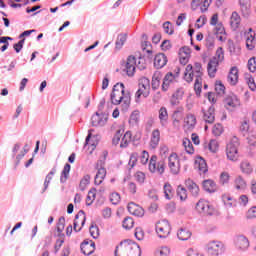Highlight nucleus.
<instances>
[{
    "instance_id": "f257e3e1",
    "label": "nucleus",
    "mask_w": 256,
    "mask_h": 256,
    "mask_svg": "<svg viewBox=\"0 0 256 256\" xmlns=\"http://www.w3.org/2000/svg\"><path fill=\"white\" fill-rule=\"evenodd\" d=\"M110 99L112 105H120L123 113H127L129 111V107H131V95L129 93H125V85L123 83H117L114 85Z\"/></svg>"
},
{
    "instance_id": "f03ea898",
    "label": "nucleus",
    "mask_w": 256,
    "mask_h": 256,
    "mask_svg": "<svg viewBox=\"0 0 256 256\" xmlns=\"http://www.w3.org/2000/svg\"><path fill=\"white\" fill-rule=\"evenodd\" d=\"M147 66L145 65V59L143 58H136L135 56H128L124 71L128 77H133L135 75V69H140L143 71Z\"/></svg>"
},
{
    "instance_id": "7ed1b4c3",
    "label": "nucleus",
    "mask_w": 256,
    "mask_h": 256,
    "mask_svg": "<svg viewBox=\"0 0 256 256\" xmlns=\"http://www.w3.org/2000/svg\"><path fill=\"white\" fill-rule=\"evenodd\" d=\"M115 256H141V247L136 242L120 245L115 250Z\"/></svg>"
},
{
    "instance_id": "20e7f679",
    "label": "nucleus",
    "mask_w": 256,
    "mask_h": 256,
    "mask_svg": "<svg viewBox=\"0 0 256 256\" xmlns=\"http://www.w3.org/2000/svg\"><path fill=\"white\" fill-rule=\"evenodd\" d=\"M203 77V66L201 63L196 62L194 65H187L184 73V79L188 83H191L193 79H201Z\"/></svg>"
},
{
    "instance_id": "39448f33",
    "label": "nucleus",
    "mask_w": 256,
    "mask_h": 256,
    "mask_svg": "<svg viewBox=\"0 0 256 256\" xmlns=\"http://www.w3.org/2000/svg\"><path fill=\"white\" fill-rule=\"evenodd\" d=\"M196 211L200 213V215H206L209 217L219 215V211L213 207L209 201L205 199H200L196 204Z\"/></svg>"
},
{
    "instance_id": "423d86ee",
    "label": "nucleus",
    "mask_w": 256,
    "mask_h": 256,
    "mask_svg": "<svg viewBox=\"0 0 256 256\" xmlns=\"http://www.w3.org/2000/svg\"><path fill=\"white\" fill-rule=\"evenodd\" d=\"M226 155L229 161L239 160V140L234 137L226 146Z\"/></svg>"
},
{
    "instance_id": "0eeeda50",
    "label": "nucleus",
    "mask_w": 256,
    "mask_h": 256,
    "mask_svg": "<svg viewBox=\"0 0 256 256\" xmlns=\"http://www.w3.org/2000/svg\"><path fill=\"white\" fill-rule=\"evenodd\" d=\"M148 169L150 173H158V175H163V173H165V161H157V155H152L149 160Z\"/></svg>"
},
{
    "instance_id": "6e6552de",
    "label": "nucleus",
    "mask_w": 256,
    "mask_h": 256,
    "mask_svg": "<svg viewBox=\"0 0 256 256\" xmlns=\"http://www.w3.org/2000/svg\"><path fill=\"white\" fill-rule=\"evenodd\" d=\"M156 233L160 239H167L171 233V224L167 220H161L156 224Z\"/></svg>"
},
{
    "instance_id": "1a4fd4ad",
    "label": "nucleus",
    "mask_w": 256,
    "mask_h": 256,
    "mask_svg": "<svg viewBox=\"0 0 256 256\" xmlns=\"http://www.w3.org/2000/svg\"><path fill=\"white\" fill-rule=\"evenodd\" d=\"M103 165H105V159L98 160L96 163V169H98V171L94 178L95 185H101V183L105 181V177H107V170L105 167H103Z\"/></svg>"
},
{
    "instance_id": "9d476101",
    "label": "nucleus",
    "mask_w": 256,
    "mask_h": 256,
    "mask_svg": "<svg viewBox=\"0 0 256 256\" xmlns=\"http://www.w3.org/2000/svg\"><path fill=\"white\" fill-rule=\"evenodd\" d=\"M168 167L173 175H179V171H181V163L177 153H172L169 155Z\"/></svg>"
},
{
    "instance_id": "9b49d317",
    "label": "nucleus",
    "mask_w": 256,
    "mask_h": 256,
    "mask_svg": "<svg viewBox=\"0 0 256 256\" xmlns=\"http://www.w3.org/2000/svg\"><path fill=\"white\" fill-rule=\"evenodd\" d=\"M208 253L211 256H219L225 253V246L222 244L221 241H211L207 245Z\"/></svg>"
},
{
    "instance_id": "f8f14e48",
    "label": "nucleus",
    "mask_w": 256,
    "mask_h": 256,
    "mask_svg": "<svg viewBox=\"0 0 256 256\" xmlns=\"http://www.w3.org/2000/svg\"><path fill=\"white\" fill-rule=\"evenodd\" d=\"M107 121H109V115L107 113L96 112L91 118L93 127H105Z\"/></svg>"
},
{
    "instance_id": "ddd939ff",
    "label": "nucleus",
    "mask_w": 256,
    "mask_h": 256,
    "mask_svg": "<svg viewBox=\"0 0 256 256\" xmlns=\"http://www.w3.org/2000/svg\"><path fill=\"white\" fill-rule=\"evenodd\" d=\"M235 247L238 251H248L249 247H251V242L247 236L241 234L235 238Z\"/></svg>"
},
{
    "instance_id": "4468645a",
    "label": "nucleus",
    "mask_w": 256,
    "mask_h": 256,
    "mask_svg": "<svg viewBox=\"0 0 256 256\" xmlns=\"http://www.w3.org/2000/svg\"><path fill=\"white\" fill-rule=\"evenodd\" d=\"M187 0H178V3H185ZM213 0H192L191 1V9L192 11H196L197 7L201 6L202 13L209 9V5H211Z\"/></svg>"
},
{
    "instance_id": "2eb2a0df",
    "label": "nucleus",
    "mask_w": 256,
    "mask_h": 256,
    "mask_svg": "<svg viewBox=\"0 0 256 256\" xmlns=\"http://www.w3.org/2000/svg\"><path fill=\"white\" fill-rule=\"evenodd\" d=\"M184 95L185 91L183 90V88L177 89L170 97L171 107H179V105H181V101H183Z\"/></svg>"
},
{
    "instance_id": "dca6fc26",
    "label": "nucleus",
    "mask_w": 256,
    "mask_h": 256,
    "mask_svg": "<svg viewBox=\"0 0 256 256\" xmlns=\"http://www.w3.org/2000/svg\"><path fill=\"white\" fill-rule=\"evenodd\" d=\"M86 217H85V212L82 210L76 214L75 219H74V226L73 229L76 233H79L81 229H83V226L85 225Z\"/></svg>"
},
{
    "instance_id": "f3484780",
    "label": "nucleus",
    "mask_w": 256,
    "mask_h": 256,
    "mask_svg": "<svg viewBox=\"0 0 256 256\" xmlns=\"http://www.w3.org/2000/svg\"><path fill=\"white\" fill-rule=\"evenodd\" d=\"M127 210L128 213H130V215H134V217H143V215H145L143 207L137 205L135 202L128 203Z\"/></svg>"
},
{
    "instance_id": "a211bd4d",
    "label": "nucleus",
    "mask_w": 256,
    "mask_h": 256,
    "mask_svg": "<svg viewBox=\"0 0 256 256\" xmlns=\"http://www.w3.org/2000/svg\"><path fill=\"white\" fill-rule=\"evenodd\" d=\"M158 119L160 121L161 127H167V125H169V111H167L165 106H162L158 110Z\"/></svg>"
},
{
    "instance_id": "6ab92c4d",
    "label": "nucleus",
    "mask_w": 256,
    "mask_h": 256,
    "mask_svg": "<svg viewBox=\"0 0 256 256\" xmlns=\"http://www.w3.org/2000/svg\"><path fill=\"white\" fill-rule=\"evenodd\" d=\"M202 113L205 123H215V107L213 105L209 106L207 110L202 109Z\"/></svg>"
},
{
    "instance_id": "aec40b11",
    "label": "nucleus",
    "mask_w": 256,
    "mask_h": 256,
    "mask_svg": "<svg viewBox=\"0 0 256 256\" xmlns=\"http://www.w3.org/2000/svg\"><path fill=\"white\" fill-rule=\"evenodd\" d=\"M160 141H161V131H159V129H154L150 136V142H149L150 149H157V147H159Z\"/></svg>"
},
{
    "instance_id": "412c9836",
    "label": "nucleus",
    "mask_w": 256,
    "mask_h": 256,
    "mask_svg": "<svg viewBox=\"0 0 256 256\" xmlns=\"http://www.w3.org/2000/svg\"><path fill=\"white\" fill-rule=\"evenodd\" d=\"M227 81L229 85L235 86L239 83V69L237 67H232L228 73Z\"/></svg>"
},
{
    "instance_id": "4be33fe9",
    "label": "nucleus",
    "mask_w": 256,
    "mask_h": 256,
    "mask_svg": "<svg viewBox=\"0 0 256 256\" xmlns=\"http://www.w3.org/2000/svg\"><path fill=\"white\" fill-rule=\"evenodd\" d=\"M197 125V118L193 114H188L184 120L185 131H193Z\"/></svg>"
},
{
    "instance_id": "5701e85b",
    "label": "nucleus",
    "mask_w": 256,
    "mask_h": 256,
    "mask_svg": "<svg viewBox=\"0 0 256 256\" xmlns=\"http://www.w3.org/2000/svg\"><path fill=\"white\" fill-rule=\"evenodd\" d=\"M183 121V107H178L172 114V123L174 127H179Z\"/></svg>"
},
{
    "instance_id": "b1692460",
    "label": "nucleus",
    "mask_w": 256,
    "mask_h": 256,
    "mask_svg": "<svg viewBox=\"0 0 256 256\" xmlns=\"http://www.w3.org/2000/svg\"><path fill=\"white\" fill-rule=\"evenodd\" d=\"M80 249L85 256L93 255V253H95V242L84 241Z\"/></svg>"
},
{
    "instance_id": "393cba45",
    "label": "nucleus",
    "mask_w": 256,
    "mask_h": 256,
    "mask_svg": "<svg viewBox=\"0 0 256 256\" xmlns=\"http://www.w3.org/2000/svg\"><path fill=\"white\" fill-rule=\"evenodd\" d=\"M194 167L195 169H197L200 175H205V173H207L208 171L207 162H205V159H203L202 157H197L195 159Z\"/></svg>"
},
{
    "instance_id": "a878e982",
    "label": "nucleus",
    "mask_w": 256,
    "mask_h": 256,
    "mask_svg": "<svg viewBox=\"0 0 256 256\" xmlns=\"http://www.w3.org/2000/svg\"><path fill=\"white\" fill-rule=\"evenodd\" d=\"M221 63L217 61L215 58H211L207 65V71L209 77H215L217 74V69Z\"/></svg>"
},
{
    "instance_id": "bb28decb",
    "label": "nucleus",
    "mask_w": 256,
    "mask_h": 256,
    "mask_svg": "<svg viewBox=\"0 0 256 256\" xmlns=\"http://www.w3.org/2000/svg\"><path fill=\"white\" fill-rule=\"evenodd\" d=\"M167 56L163 53H159L154 58V67L156 69H163L167 65Z\"/></svg>"
},
{
    "instance_id": "cd10ccee",
    "label": "nucleus",
    "mask_w": 256,
    "mask_h": 256,
    "mask_svg": "<svg viewBox=\"0 0 256 256\" xmlns=\"http://www.w3.org/2000/svg\"><path fill=\"white\" fill-rule=\"evenodd\" d=\"M227 109H235L236 107H239L241 105V101H239V98L237 95L231 94L228 96L225 100Z\"/></svg>"
},
{
    "instance_id": "c85d7f7f",
    "label": "nucleus",
    "mask_w": 256,
    "mask_h": 256,
    "mask_svg": "<svg viewBox=\"0 0 256 256\" xmlns=\"http://www.w3.org/2000/svg\"><path fill=\"white\" fill-rule=\"evenodd\" d=\"M185 186L193 197H199V185H197V183L188 178L185 181Z\"/></svg>"
},
{
    "instance_id": "c756f323",
    "label": "nucleus",
    "mask_w": 256,
    "mask_h": 256,
    "mask_svg": "<svg viewBox=\"0 0 256 256\" xmlns=\"http://www.w3.org/2000/svg\"><path fill=\"white\" fill-rule=\"evenodd\" d=\"M241 25V16H239V13L232 12L230 17V26L233 31H237L239 29V26Z\"/></svg>"
},
{
    "instance_id": "7c9ffc66",
    "label": "nucleus",
    "mask_w": 256,
    "mask_h": 256,
    "mask_svg": "<svg viewBox=\"0 0 256 256\" xmlns=\"http://www.w3.org/2000/svg\"><path fill=\"white\" fill-rule=\"evenodd\" d=\"M173 81H175V74H173V72H168L163 79L162 91H169V86Z\"/></svg>"
},
{
    "instance_id": "2f4dec72",
    "label": "nucleus",
    "mask_w": 256,
    "mask_h": 256,
    "mask_svg": "<svg viewBox=\"0 0 256 256\" xmlns=\"http://www.w3.org/2000/svg\"><path fill=\"white\" fill-rule=\"evenodd\" d=\"M234 189L236 191H245L247 189V181L241 176H237L234 180Z\"/></svg>"
},
{
    "instance_id": "473e14b6",
    "label": "nucleus",
    "mask_w": 256,
    "mask_h": 256,
    "mask_svg": "<svg viewBox=\"0 0 256 256\" xmlns=\"http://www.w3.org/2000/svg\"><path fill=\"white\" fill-rule=\"evenodd\" d=\"M151 95V90H146L145 88L138 87V90L135 93L136 103H141V98L147 99Z\"/></svg>"
},
{
    "instance_id": "72a5a7b5",
    "label": "nucleus",
    "mask_w": 256,
    "mask_h": 256,
    "mask_svg": "<svg viewBox=\"0 0 256 256\" xmlns=\"http://www.w3.org/2000/svg\"><path fill=\"white\" fill-rule=\"evenodd\" d=\"M139 119H140V112L139 110H134L129 117L128 123L130 127H138L139 126Z\"/></svg>"
},
{
    "instance_id": "f704fd0d",
    "label": "nucleus",
    "mask_w": 256,
    "mask_h": 256,
    "mask_svg": "<svg viewBox=\"0 0 256 256\" xmlns=\"http://www.w3.org/2000/svg\"><path fill=\"white\" fill-rule=\"evenodd\" d=\"M204 149H208L210 153H217L219 151V142L212 139L208 143L204 144Z\"/></svg>"
},
{
    "instance_id": "c9c22d12",
    "label": "nucleus",
    "mask_w": 256,
    "mask_h": 256,
    "mask_svg": "<svg viewBox=\"0 0 256 256\" xmlns=\"http://www.w3.org/2000/svg\"><path fill=\"white\" fill-rule=\"evenodd\" d=\"M161 79H163V74L160 71L154 72L152 76V89L156 90L161 85Z\"/></svg>"
},
{
    "instance_id": "e433bc0d",
    "label": "nucleus",
    "mask_w": 256,
    "mask_h": 256,
    "mask_svg": "<svg viewBox=\"0 0 256 256\" xmlns=\"http://www.w3.org/2000/svg\"><path fill=\"white\" fill-rule=\"evenodd\" d=\"M203 189L208 193H215V191H217V184H215L213 180H204Z\"/></svg>"
},
{
    "instance_id": "4c0bfd02",
    "label": "nucleus",
    "mask_w": 256,
    "mask_h": 256,
    "mask_svg": "<svg viewBox=\"0 0 256 256\" xmlns=\"http://www.w3.org/2000/svg\"><path fill=\"white\" fill-rule=\"evenodd\" d=\"M131 132L127 131L123 136H121V140H120V147L121 149H125L127 147H129V144L131 143Z\"/></svg>"
},
{
    "instance_id": "58836bf2",
    "label": "nucleus",
    "mask_w": 256,
    "mask_h": 256,
    "mask_svg": "<svg viewBox=\"0 0 256 256\" xmlns=\"http://www.w3.org/2000/svg\"><path fill=\"white\" fill-rule=\"evenodd\" d=\"M240 169L244 175H251V173H253V166H251V163H249L247 160L240 163Z\"/></svg>"
},
{
    "instance_id": "ea45409f",
    "label": "nucleus",
    "mask_w": 256,
    "mask_h": 256,
    "mask_svg": "<svg viewBox=\"0 0 256 256\" xmlns=\"http://www.w3.org/2000/svg\"><path fill=\"white\" fill-rule=\"evenodd\" d=\"M182 145L186 153H188V155H193L195 153V149L193 148V143H191V140H189L188 138H184L182 140Z\"/></svg>"
},
{
    "instance_id": "a19ab883",
    "label": "nucleus",
    "mask_w": 256,
    "mask_h": 256,
    "mask_svg": "<svg viewBox=\"0 0 256 256\" xmlns=\"http://www.w3.org/2000/svg\"><path fill=\"white\" fill-rule=\"evenodd\" d=\"M177 237L180 241H188V239H191V231L181 228L177 233Z\"/></svg>"
},
{
    "instance_id": "79ce46f5",
    "label": "nucleus",
    "mask_w": 256,
    "mask_h": 256,
    "mask_svg": "<svg viewBox=\"0 0 256 256\" xmlns=\"http://www.w3.org/2000/svg\"><path fill=\"white\" fill-rule=\"evenodd\" d=\"M163 189L165 199H173V195L175 194V192L173 191V186H171V184L169 183H165Z\"/></svg>"
},
{
    "instance_id": "37998d69",
    "label": "nucleus",
    "mask_w": 256,
    "mask_h": 256,
    "mask_svg": "<svg viewBox=\"0 0 256 256\" xmlns=\"http://www.w3.org/2000/svg\"><path fill=\"white\" fill-rule=\"evenodd\" d=\"M91 183V175L86 174L83 176V178L80 180L79 189L80 191H85L87 187H89V184Z\"/></svg>"
},
{
    "instance_id": "c03bdc74",
    "label": "nucleus",
    "mask_w": 256,
    "mask_h": 256,
    "mask_svg": "<svg viewBox=\"0 0 256 256\" xmlns=\"http://www.w3.org/2000/svg\"><path fill=\"white\" fill-rule=\"evenodd\" d=\"M71 171V164L67 163L65 164L62 173H61V177H60V183H65L67 181V179H69V173Z\"/></svg>"
},
{
    "instance_id": "a18cd8bd",
    "label": "nucleus",
    "mask_w": 256,
    "mask_h": 256,
    "mask_svg": "<svg viewBox=\"0 0 256 256\" xmlns=\"http://www.w3.org/2000/svg\"><path fill=\"white\" fill-rule=\"evenodd\" d=\"M138 87L151 91V81L147 77H142L139 79Z\"/></svg>"
},
{
    "instance_id": "49530a36",
    "label": "nucleus",
    "mask_w": 256,
    "mask_h": 256,
    "mask_svg": "<svg viewBox=\"0 0 256 256\" xmlns=\"http://www.w3.org/2000/svg\"><path fill=\"white\" fill-rule=\"evenodd\" d=\"M171 249L168 246H160L155 250V256H168Z\"/></svg>"
},
{
    "instance_id": "de8ad7c7",
    "label": "nucleus",
    "mask_w": 256,
    "mask_h": 256,
    "mask_svg": "<svg viewBox=\"0 0 256 256\" xmlns=\"http://www.w3.org/2000/svg\"><path fill=\"white\" fill-rule=\"evenodd\" d=\"M246 47L249 51L255 49V34H248V36H246Z\"/></svg>"
},
{
    "instance_id": "09e8293b",
    "label": "nucleus",
    "mask_w": 256,
    "mask_h": 256,
    "mask_svg": "<svg viewBox=\"0 0 256 256\" xmlns=\"http://www.w3.org/2000/svg\"><path fill=\"white\" fill-rule=\"evenodd\" d=\"M127 41V34H119L117 36L115 45H116V49H122L123 45H125V42Z\"/></svg>"
},
{
    "instance_id": "8fccbe9b",
    "label": "nucleus",
    "mask_w": 256,
    "mask_h": 256,
    "mask_svg": "<svg viewBox=\"0 0 256 256\" xmlns=\"http://www.w3.org/2000/svg\"><path fill=\"white\" fill-rule=\"evenodd\" d=\"M212 59H216L218 63H223L225 60V51L223 50V47H219L216 50L215 56Z\"/></svg>"
},
{
    "instance_id": "3c124183",
    "label": "nucleus",
    "mask_w": 256,
    "mask_h": 256,
    "mask_svg": "<svg viewBox=\"0 0 256 256\" xmlns=\"http://www.w3.org/2000/svg\"><path fill=\"white\" fill-rule=\"evenodd\" d=\"M96 195H97L96 189L89 190L88 195L86 197V205H93Z\"/></svg>"
},
{
    "instance_id": "603ef678",
    "label": "nucleus",
    "mask_w": 256,
    "mask_h": 256,
    "mask_svg": "<svg viewBox=\"0 0 256 256\" xmlns=\"http://www.w3.org/2000/svg\"><path fill=\"white\" fill-rule=\"evenodd\" d=\"M248 143L252 147H256V132L255 130H251L247 135H246Z\"/></svg>"
},
{
    "instance_id": "864d4df0",
    "label": "nucleus",
    "mask_w": 256,
    "mask_h": 256,
    "mask_svg": "<svg viewBox=\"0 0 256 256\" xmlns=\"http://www.w3.org/2000/svg\"><path fill=\"white\" fill-rule=\"evenodd\" d=\"M135 225V221H133V218L126 217L122 222V227L124 229H133V226Z\"/></svg>"
},
{
    "instance_id": "5fc2aeb1",
    "label": "nucleus",
    "mask_w": 256,
    "mask_h": 256,
    "mask_svg": "<svg viewBox=\"0 0 256 256\" xmlns=\"http://www.w3.org/2000/svg\"><path fill=\"white\" fill-rule=\"evenodd\" d=\"M202 87H203V77L202 78H195L194 90L196 91V95L201 94Z\"/></svg>"
},
{
    "instance_id": "6e6d98bb",
    "label": "nucleus",
    "mask_w": 256,
    "mask_h": 256,
    "mask_svg": "<svg viewBox=\"0 0 256 256\" xmlns=\"http://www.w3.org/2000/svg\"><path fill=\"white\" fill-rule=\"evenodd\" d=\"M223 131V125L221 124H215L212 128V133L215 135V137H221V135H223Z\"/></svg>"
},
{
    "instance_id": "4d7b16f0",
    "label": "nucleus",
    "mask_w": 256,
    "mask_h": 256,
    "mask_svg": "<svg viewBox=\"0 0 256 256\" xmlns=\"http://www.w3.org/2000/svg\"><path fill=\"white\" fill-rule=\"evenodd\" d=\"M90 235L93 239H99V227L95 224H92L89 228Z\"/></svg>"
},
{
    "instance_id": "13d9d810",
    "label": "nucleus",
    "mask_w": 256,
    "mask_h": 256,
    "mask_svg": "<svg viewBox=\"0 0 256 256\" xmlns=\"http://www.w3.org/2000/svg\"><path fill=\"white\" fill-rule=\"evenodd\" d=\"M240 131L242 133V135L247 136L249 135V121L247 120H244L242 123H241V126H240Z\"/></svg>"
},
{
    "instance_id": "bf43d9fd",
    "label": "nucleus",
    "mask_w": 256,
    "mask_h": 256,
    "mask_svg": "<svg viewBox=\"0 0 256 256\" xmlns=\"http://www.w3.org/2000/svg\"><path fill=\"white\" fill-rule=\"evenodd\" d=\"M177 195L181 201H185L187 199V190L183 186H178Z\"/></svg>"
},
{
    "instance_id": "052dcab7",
    "label": "nucleus",
    "mask_w": 256,
    "mask_h": 256,
    "mask_svg": "<svg viewBox=\"0 0 256 256\" xmlns=\"http://www.w3.org/2000/svg\"><path fill=\"white\" fill-rule=\"evenodd\" d=\"M138 159H139V154L137 152H133L130 155V159L128 162L129 167H135V165H137Z\"/></svg>"
},
{
    "instance_id": "680f3d73",
    "label": "nucleus",
    "mask_w": 256,
    "mask_h": 256,
    "mask_svg": "<svg viewBox=\"0 0 256 256\" xmlns=\"http://www.w3.org/2000/svg\"><path fill=\"white\" fill-rule=\"evenodd\" d=\"M110 202L112 203V205H119V203L121 202V195H119V193L117 192H113L110 195Z\"/></svg>"
},
{
    "instance_id": "e2e57ef3",
    "label": "nucleus",
    "mask_w": 256,
    "mask_h": 256,
    "mask_svg": "<svg viewBox=\"0 0 256 256\" xmlns=\"http://www.w3.org/2000/svg\"><path fill=\"white\" fill-rule=\"evenodd\" d=\"M140 163L141 165H147L149 163V152L147 150H143L140 155Z\"/></svg>"
},
{
    "instance_id": "0e129e2a",
    "label": "nucleus",
    "mask_w": 256,
    "mask_h": 256,
    "mask_svg": "<svg viewBox=\"0 0 256 256\" xmlns=\"http://www.w3.org/2000/svg\"><path fill=\"white\" fill-rule=\"evenodd\" d=\"M163 30L167 33V35H173V24H171L169 21L164 22Z\"/></svg>"
},
{
    "instance_id": "69168bd1",
    "label": "nucleus",
    "mask_w": 256,
    "mask_h": 256,
    "mask_svg": "<svg viewBox=\"0 0 256 256\" xmlns=\"http://www.w3.org/2000/svg\"><path fill=\"white\" fill-rule=\"evenodd\" d=\"M121 137H123V131L118 130L112 139L113 145H119L121 143Z\"/></svg>"
},
{
    "instance_id": "338daca9",
    "label": "nucleus",
    "mask_w": 256,
    "mask_h": 256,
    "mask_svg": "<svg viewBox=\"0 0 256 256\" xmlns=\"http://www.w3.org/2000/svg\"><path fill=\"white\" fill-rule=\"evenodd\" d=\"M248 69L251 73L256 72V58L252 57L248 60Z\"/></svg>"
},
{
    "instance_id": "774afa93",
    "label": "nucleus",
    "mask_w": 256,
    "mask_h": 256,
    "mask_svg": "<svg viewBox=\"0 0 256 256\" xmlns=\"http://www.w3.org/2000/svg\"><path fill=\"white\" fill-rule=\"evenodd\" d=\"M135 179L140 185H143L145 183V173L143 172H136Z\"/></svg>"
}]
</instances>
